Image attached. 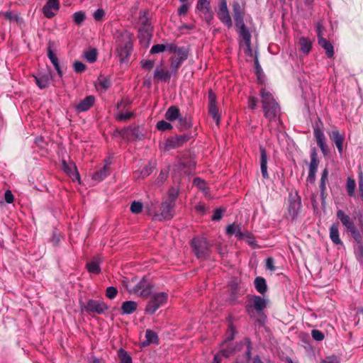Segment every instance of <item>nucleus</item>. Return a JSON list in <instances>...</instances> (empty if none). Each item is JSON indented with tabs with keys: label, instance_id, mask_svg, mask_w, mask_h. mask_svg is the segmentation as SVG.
Here are the masks:
<instances>
[{
	"label": "nucleus",
	"instance_id": "obj_31",
	"mask_svg": "<svg viewBox=\"0 0 363 363\" xmlns=\"http://www.w3.org/2000/svg\"><path fill=\"white\" fill-rule=\"evenodd\" d=\"M180 116L179 109L176 106H170L165 113L166 119L169 121L178 119Z\"/></svg>",
	"mask_w": 363,
	"mask_h": 363
},
{
	"label": "nucleus",
	"instance_id": "obj_26",
	"mask_svg": "<svg viewBox=\"0 0 363 363\" xmlns=\"http://www.w3.org/2000/svg\"><path fill=\"white\" fill-rule=\"evenodd\" d=\"M318 44L325 50V53L328 57H332L334 55V49L333 45L323 37H320Z\"/></svg>",
	"mask_w": 363,
	"mask_h": 363
},
{
	"label": "nucleus",
	"instance_id": "obj_16",
	"mask_svg": "<svg viewBox=\"0 0 363 363\" xmlns=\"http://www.w3.org/2000/svg\"><path fill=\"white\" fill-rule=\"evenodd\" d=\"M230 334L226 337L225 340L221 345V349L219 351L221 356L223 357H228L233 353V350L229 347L230 342L233 339L234 337V328L230 326Z\"/></svg>",
	"mask_w": 363,
	"mask_h": 363
},
{
	"label": "nucleus",
	"instance_id": "obj_35",
	"mask_svg": "<svg viewBox=\"0 0 363 363\" xmlns=\"http://www.w3.org/2000/svg\"><path fill=\"white\" fill-rule=\"evenodd\" d=\"M318 166V161L311 162L310 166H309V172H308V179L313 182L315 179V173L317 171V168Z\"/></svg>",
	"mask_w": 363,
	"mask_h": 363
},
{
	"label": "nucleus",
	"instance_id": "obj_1",
	"mask_svg": "<svg viewBox=\"0 0 363 363\" xmlns=\"http://www.w3.org/2000/svg\"><path fill=\"white\" fill-rule=\"evenodd\" d=\"M233 11L235 26L240 37L242 38L240 44L242 46H245L246 53H251V33L244 22L245 11L239 2L235 1L233 4Z\"/></svg>",
	"mask_w": 363,
	"mask_h": 363
},
{
	"label": "nucleus",
	"instance_id": "obj_37",
	"mask_svg": "<svg viewBox=\"0 0 363 363\" xmlns=\"http://www.w3.org/2000/svg\"><path fill=\"white\" fill-rule=\"evenodd\" d=\"M355 188H356V183H355L354 179H352L351 177H348L347 179L346 189H347V194L350 196H354Z\"/></svg>",
	"mask_w": 363,
	"mask_h": 363
},
{
	"label": "nucleus",
	"instance_id": "obj_8",
	"mask_svg": "<svg viewBox=\"0 0 363 363\" xmlns=\"http://www.w3.org/2000/svg\"><path fill=\"white\" fill-rule=\"evenodd\" d=\"M192 247L198 258L206 259L210 255V245L205 238H194Z\"/></svg>",
	"mask_w": 363,
	"mask_h": 363
},
{
	"label": "nucleus",
	"instance_id": "obj_19",
	"mask_svg": "<svg viewBox=\"0 0 363 363\" xmlns=\"http://www.w3.org/2000/svg\"><path fill=\"white\" fill-rule=\"evenodd\" d=\"M52 46H53V43H49L48 49H47L48 50V57L50 59V60L51 61V62L52 63L53 66L55 67L58 75L60 77H62V72L61 70V68H60V66L59 64L58 58L52 50Z\"/></svg>",
	"mask_w": 363,
	"mask_h": 363
},
{
	"label": "nucleus",
	"instance_id": "obj_32",
	"mask_svg": "<svg viewBox=\"0 0 363 363\" xmlns=\"http://www.w3.org/2000/svg\"><path fill=\"white\" fill-rule=\"evenodd\" d=\"M299 46L301 52L307 55L310 52L311 50L312 42L310 39L307 38L301 37L299 39Z\"/></svg>",
	"mask_w": 363,
	"mask_h": 363
},
{
	"label": "nucleus",
	"instance_id": "obj_39",
	"mask_svg": "<svg viewBox=\"0 0 363 363\" xmlns=\"http://www.w3.org/2000/svg\"><path fill=\"white\" fill-rule=\"evenodd\" d=\"M133 113L130 111H126L125 113L120 112L116 116V119L118 121H127L133 116Z\"/></svg>",
	"mask_w": 363,
	"mask_h": 363
},
{
	"label": "nucleus",
	"instance_id": "obj_60",
	"mask_svg": "<svg viewBox=\"0 0 363 363\" xmlns=\"http://www.w3.org/2000/svg\"><path fill=\"white\" fill-rule=\"evenodd\" d=\"M257 99L254 96H250L248 98V107L250 109H255L257 106Z\"/></svg>",
	"mask_w": 363,
	"mask_h": 363
},
{
	"label": "nucleus",
	"instance_id": "obj_59",
	"mask_svg": "<svg viewBox=\"0 0 363 363\" xmlns=\"http://www.w3.org/2000/svg\"><path fill=\"white\" fill-rule=\"evenodd\" d=\"M4 199L8 203H11L13 201V195L10 190H6L5 191Z\"/></svg>",
	"mask_w": 363,
	"mask_h": 363
},
{
	"label": "nucleus",
	"instance_id": "obj_29",
	"mask_svg": "<svg viewBox=\"0 0 363 363\" xmlns=\"http://www.w3.org/2000/svg\"><path fill=\"white\" fill-rule=\"evenodd\" d=\"M138 304L133 301H125L121 305V311L123 314H131L137 309Z\"/></svg>",
	"mask_w": 363,
	"mask_h": 363
},
{
	"label": "nucleus",
	"instance_id": "obj_33",
	"mask_svg": "<svg viewBox=\"0 0 363 363\" xmlns=\"http://www.w3.org/2000/svg\"><path fill=\"white\" fill-rule=\"evenodd\" d=\"M255 286L257 291L262 294H264L267 291V286L266 281L262 277H258L255 279Z\"/></svg>",
	"mask_w": 363,
	"mask_h": 363
},
{
	"label": "nucleus",
	"instance_id": "obj_24",
	"mask_svg": "<svg viewBox=\"0 0 363 363\" xmlns=\"http://www.w3.org/2000/svg\"><path fill=\"white\" fill-rule=\"evenodd\" d=\"M260 166L262 177L264 178H268L267 157L266 150L263 147H260Z\"/></svg>",
	"mask_w": 363,
	"mask_h": 363
},
{
	"label": "nucleus",
	"instance_id": "obj_15",
	"mask_svg": "<svg viewBox=\"0 0 363 363\" xmlns=\"http://www.w3.org/2000/svg\"><path fill=\"white\" fill-rule=\"evenodd\" d=\"M301 207V201L299 197L295 196L292 199H290L288 207V216L291 220L295 219L300 211Z\"/></svg>",
	"mask_w": 363,
	"mask_h": 363
},
{
	"label": "nucleus",
	"instance_id": "obj_41",
	"mask_svg": "<svg viewBox=\"0 0 363 363\" xmlns=\"http://www.w3.org/2000/svg\"><path fill=\"white\" fill-rule=\"evenodd\" d=\"M97 52L95 49L89 50L84 53V57L86 60L92 63L96 60Z\"/></svg>",
	"mask_w": 363,
	"mask_h": 363
},
{
	"label": "nucleus",
	"instance_id": "obj_57",
	"mask_svg": "<svg viewBox=\"0 0 363 363\" xmlns=\"http://www.w3.org/2000/svg\"><path fill=\"white\" fill-rule=\"evenodd\" d=\"M223 211L220 208L216 209L212 216V220L214 221L220 220L223 216Z\"/></svg>",
	"mask_w": 363,
	"mask_h": 363
},
{
	"label": "nucleus",
	"instance_id": "obj_14",
	"mask_svg": "<svg viewBox=\"0 0 363 363\" xmlns=\"http://www.w3.org/2000/svg\"><path fill=\"white\" fill-rule=\"evenodd\" d=\"M188 50L185 48H181L178 50L177 56L172 59L171 68L173 72H176L182 63L187 58Z\"/></svg>",
	"mask_w": 363,
	"mask_h": 363
},
{
	"label": "nucleus",
	"instance_id": "obj_64",
	"mask_svg": "<svg viewBox=\"0 0 363 363\" xmlns=\"http://www.w3.org/2000/svg\"><path fill=\"white\" fill-rule=\"evenodd\" d=\"M321 363H339V360L337 357L332 356L325 358Z\"/></svg>",
	"mask_w": 363,
	"mask_h": 363
},
{
	"label": "nucleus",
	"instance_id": "obj_9",
	"mask_svg": "<svg viewBox=\"0 0 363 363\" xmlns=\"http://www.w3.org/2000/svg\"><path fill=\"white\" fill-rule=\"evenodd\" d=\"M196 9L200 12L201 15L203 16L206 22L210 24L213 18V13L211 9L210 1L208 0H198Z\"/></svg>",
	"mask_w": 363,
	"mask_h": 363
},
{
	"label": "nucleus",
	"instance_id": "obj_58",
	"mask_svg": "<svg viewBox=\"0 0 363 363\" xmlns=\"http://www.w3.org/2000/svg\"><path fill=\"white\" fill-rule=\"evenodd\" d=\"M110 85L111 82L108 79H103L100 81L99 86L104 90H106L110 86Z\"/></svg>",
	"mask_w": 363,
	"mask_h": 363
},
{
	"label": "nucleus",
	"instance_id": "obj_51",
	"mask_svg": "<svg viewBox=\"0 0 363 363\" xmlns=\"http://www.w3.org/2000/svg\"><path fill=\"white\" fill-rule=\"evenodd\" d=\"M312 337L317 341H321L324 339V334L318 330H313L311 332Z\"/></svg>",
	"mask_w": 363,
	"mask_h": 363
},
{
	"label": "nucleus",
	"instance_id": "obj_49",
	"mask_svg": "<svg viewBox=\"0 0 363 363\" xmlns=\"http://www.w3.org/2000/svg\"><path fill=\"white\" fill-rule=\"evenodd\" d=\"M73 67H74V71L77 72V73H82L83 72L85 71L86 69V66L84 64H83L82 62H79V61H76L74 62V65H73Z\"/></svg>",
	"mask_w": 363,
	"mask_h": 363
},
{
	"label": "nucleus",
	"instance_id": "obj_22",
	"mask_svg": "<svg viewBox=\"0 0 363 363\" xmlns=\"http://www.w3.org/2000/svg\"><path fill=\"white\" fill-rule=\"evenodd\" d=\"M62 167L64 171L72 177V180L79 179V174L74 163L70 162L67 164L65 161H63Z\"/></svg>",
	"mask_w": 363,
	"mask_h": 363
},
{
	"label": "nucleus",
	"instance_id": "obj_55",
	"mask_svg": "<svg viewBox=\"0 0 363 363\" xmlns=\"http://www.w3.org/2000/svg\"><path fill=\"white\" fill-rule=\"evenodd\" d=\"M105 15V12L102 9H98L93 14L94 18L96 21H101Z\"/></svg>",
	"mask_w": 363,
	"mask_h": 363
},
{
	"label": "nucleus",
	"instance_id": "obj_47",
	"mask_svg": "<svg viewBox=\"0 0 363 363\" xmlns=\"http://www.w3.org/2000/svg\"><path fill=\"white\" fill-rule=\"evenodd\" d=\"M166 48H167V46H165V45H164V44L155 45L152 47V48L150 50V53L151 54H157L160 52H162L164 50H166Z\"/></svg>",
	"mask_w": 363,
	"mask_h": 363
},
{
	"label": "nucleus",
	"instance_id": "obj_7",
	"mask_svg": "<svg viewBox=\"0 0 363 363\" xmlns=\"http://www.w3.org/2000/svg\"><path fill=\"white\" fill-rule=\"evenodd\" d=\"M168 300V294L165 292H155L150 296L145 312L148 314H153L159 308L164 305Z\"/></svg>",
	"mask_w": 363,
	"mask_h": 363
},
{
	"label": "nucleus",
	"instance_id": "obj_42",
	"mask_svg": "<svg viewBox=\"0 0 363 363\" xmlns=\"http://www.w3.org/2000/svg\"><path fill=\"white\" fill-rule=\"evenodd\" d=\"M143 208V205L140 201H134L132 202L130 205V211L133 213L138 214L142 212Z\"/></svg>",
	"mask_w": 363,
	"mask_h": 363
},
{
	"label": "nucleus",
	"instance_id": "obj_27",
	"mask_svg": "<svg viewBox=\"0 0 363 363\" xmlns=\"http://www.w3.org/2000/svg\"><path fill=\"white\" fill-rule=\"evenodd\" d=\"M155 78L164 81V82H168L171 77L170 72L164 69V68L161 67H157L155 70L154 73Z\"/></svg>",
	"mask_w": 363,
	"mask_h": 363
},
{
	"label": "nucleus",
	"instance_id": "obj_17",
	"mask_svg": "<svg viewBox=\"0 0 363 363\" xmlns=\"http://www.w3.org/2000/svg\"><path fill=\"white\" fill-rule=\"evenodd\" d=\"M226 233L228 235H235L238 239L242 240L245 238L251 239L250 233H242L241 231L240 225L233 223L227 226Z\"/></svg>",
	"mask_w": 363,
	"mask_h": 363
},
{
	"label": "nucleus",
	"instance_id": "obj_10",
	"mask_svg": "<svg viewBox=\"0 0 363 363\" xmlns=\"http://www.w3.org/2000/svg\"><path fill=\"white\" fill-rule=\"evenodd\" d=\"M189 140V137L186 135H176L171 137L165 140L163 148L164 150L169 151L172 149L178 148L181 147Z\"/></svg>",
	"mask_w": 363,
	"mask_h": 363
},
{
	"label": "nucleus",
	"instance_id": "obj_61",
	"mask_svg": "<svg viewBox=\"0 0 363 363\" xmlns=\"http://www.w3.org/2000/svg\"><path fill=\"white\" fill-rule=\"evenodd\" d=\"M189 10V5L186 3H182L181 6L178 9L179 15H185Z\"/></svg>",
	"mask_w": 363,
	"mask_h": 363
},
{
	"label": "nucleus",
	"instance_id": "obj_48",
	"mask_svg": "<svg viewBox=\"0 0 363 363\" xmlns=\"http://www.w3.org/2000/svg\"><path fill=\"white\" fill-rule=\"evenodd\" d=\"M157 128L158 130L164 131L167 130H170L172 128V126L169 123L165 121H160L157 123Z\"/></svg>",
	"mask_w": 363,
	"mask_h": 363
},
{
	"label": "nucleus",
	"instance_id": "obj_45",
	"mask_svg": "<svg viewBox=\"0 0 363 363\" xmlns=\"http://www.w3.org/2000/svg\"><path fill=\"white\" fill-rule=\"evenodd\" d=\"M168 174H169V172L167 169L161 170V172L156 180L157 184L159 185L163 184L167 179Z\"/></svg>",
	"mask_w": 363,
	"mask_h": 363
},
{
	"label": "nucleus",
	"instance_id": "obj_30",
	"mask_svg": "<svg viewBox=\"0 0 363 363\" xmlns=\"http://www.w3.org/2000/svg\"><path fill=\"white\" fill-rule=\"evenodd\" d=\"M330 238L335 245H342L339 235L337 225L333 224L330 228Z\"/></svg>",
	"mask_w": 363,
	"mask_h": 363
},
{
	"label": "nucleus",
	"instance_id": "obj_50",
	"mask_svg": "<svg viewBox=\"0 0 363 363\" xmlns=\"http://www.w3.org/2000/svg\"><path fill=\"white\" fill-rule=\"evenodd\" d=\"M155 61L152 60H146L141 61V67L145 69L150 70L153 68Z\"/></svg>",
	"mask_w": 363,
	"mask_h": 363
},
{
	"label": "nucleus",
	"instance_id": "obj_62",
	"mask_svg": "<svg viewBox=\"0 0 363 363\" xmlns=\"http://www.w3.org/2000/svg\"><path fill=\"white\" fill-rule=\"evenodd\" d=\"M266 268L270 271H274L275 267L274 264V259L272 257H269L266 260Z\"/></svg>",
	"mask_w": 363,
	"mask_h": 363
},
{
	"label": "nucleus",
	"instance_id": "obj_5",
	"mask_svg": "<svg viewBox=\"0 0 363 363\" xmlns=\"http://www.w3.org/2000/svg\"><path fill=\"white\" fill-rule=\"evenodd\" d=\"M337 217L345 227L346 230L351 234L354 240L360 243L362 240V236L357 230L353 220L347 215L342 210H338Z\"/></svg>",
	"mask_w": 363,
	"mask_h": 363
},
{
	"label": "nucleus",
	"instance_id": "obj_46",
	"mask_svg": "<svg viewBox=\"0 0 363 363\" xmlns=\"http://www.w3.org/2000/svg\"><path fill=\"white\" fill-rule=\"evenodd\" d=\"M328 171L327 169H325L321 175L320 184V188L322 191H324L326 189L325 185H326L327 181H328Z\"/></svg>",
	"mask_w": 363,
	"mask_h": 363
},
{
	"label": "nucleus",
	"instance_id": "obj_23",
	"mask_svg": "<svg viewBox=\"0 0 363 363\" xmlns=\"http://www.w3.org/2000/svg\"><path fill=\"white\" fill-rule=\"evenodd\" d=\"M52 76L50 72L40 74L38 77H35V82L38 86L40 89H45L50 84Z\"/></svg>",
	"mask_w": 363,
	"mask_h": 363
},
{
	"label": "nucleus",
	"instance_id": "obj_2",
	"mask_svg": "<svg viewBox=\"0 0 363 363\" xmlns=\"http://www.w3.org/2000/svg\"><path fill=\"white\" fill-rule=\"evenodd\" d=\"M259 95L264 117L270 122H277L280 118L281 109L273 94L262 88Z\"/></svg>",
	"mask_w": 363,
	"mask_h": 363
},
{
	"label": "nucleus",
	"instance_id": "obj_43",
	"mask_svg": "<svg viewBox=\"0 0 363 363\" xmlns=\"http://www.w3.org/2000/svg\"><path fill=\"white\" fill-rule=\"evenodd\" d=\"M85 19V13L83 11L75 12L73 14V20L77 25H80Z\"/></svg>",
	"mask_w": 363,
	"mask_h": 363
},
{
	"label": "nucleus",
	"instance_id": "obj_44",
	"mask_svg": "<svg viewBox=\"0 0 363 363\" xmlns=\"http://www.w3.org/2000/svg\"><path fill=\"white\" fill-rule=\"evenodd\" d=\"M147 342L150 343H154L157 341V335L155 332L150 330H147L145 333Z\"/></svg>",
	"mask_w": 363,
	"mask_h": 363
},
{
	"label": "nucleus",
	"instance_id": "obj_20",
	"mask_svg": "<svg viewBox=\"0 0 363 363\" xmlns=\"http://www.w3.org/2000/svg\"><path fill=\"white\" fill-rule=\"evenodd\" d=\"M121 135L123 138L128 140H134L140 138V132L136 127H128L121 130Z\"/></svg>",
	"mask_w": 363,
	"mask_h": 363
},
{
	"label": "nucleus",
	"instance_id": "obj_56",
	"mask_svg": "<svg viewBox=\"0 0 363 363\" xmlns=\"http://www.w3.org/2000/svg\"><path fill=\"white\" fill-rule=\"evenodd\" d=\"M314 135L316 141L325 139L323 132L319 128H314Z\"/></svg>",
	"mask_w": 363,
	"mask_h": 363
},
{
	"label": "nucleus",
	"instance_id": "obj_18",
	"mask_svg": "<svg viewBox=\"0 0 363 363\" xmlns=\"http://www.w3.org/2000/svg\"><path fill=\"white\" fill-rule=\"evenodd\" d=\"M329 137L330 140L335 143L338 152L341 154L343 149L344 135L340 134L337 130H333L329 133Z\"/></svg>",
	"mask_w": 363,
	"mask_h": 363
},
{
	"label": "nucleus",
	"instance_id": "obj_52",
	"mask_svg": "<svg viewBox=\"0 0 363 363\" xmlns=\"http://www.w3.org/2000/svg\"><path fill=\"white\" fill-rule=\"evenodd\" d=\"M118 293L117 289L113 286H109L106 289V295L108 298L112 299L115 298Z\"/></svg>",
	"mask_w": 363,
	"mask_h": 363
},
{
	"label": "nucleus",
	"instance_id": "obj_13",
	"mask_svg": "<svg viewBox=\"0 0 363 363\" xmlns=\"http://www.w3.org/2000/svg\"><path fill=\"white\" fill-rule=\"evenodd\" d=\"M106 305L103 302L97 300H89L85 307V310L88 313H103L107 310Z\"/></svg>",
	"mask_w": 363,
	"mask_h": 363
},
{
	"label": "nucleus",
	"instance_id": "obj_28",
	"mask_svg": "<svg viewBox=\"0 0 363 363\" xmlns=\"http://www.w3.org/2000/svg\"><path fill=\"white\" fill-rule=\"evenodd\" d=\"M218 16L219 20L225 24L228 28L233 26V22L228 10L218 11Z\"/></svg>",
	"mask_w": 363,
	"mask_h": 363
},
{
	"label": "nucleus",
	"instance_id": "obj_25",
	"mask_svg": "<svg viewBox=\"0 0 363 363\" xmlns=\"http://www.w3.org/2000/svg\"><path fill=\"white\" fill-rule=\"evenodd\" d=\"M109 172V164H106L102 168L96 170L93 174L92 179L96 182H101L108 175Z\"/></svg>",
	"mask_w": 363,
	"mask_h": 363
},
{
	"label": "nucleus",
	"instance_id": "obj_3",
	"mask_svg": "<svg viewBox=\"0 0 363 363\" xmlns=\"http://www.w3.org/2000/svg\"><path fill=\"white\" fill-rule=\"evenodd\" d=\"M266 306L267 302L264 298L254 296L250 299L246 306V311L251 318L256 319L260 323H263L266 318L263 310Z\"/></svg>",
	"mask_w": 363,
	"mask_h": 363
},
{
	"label": "nucleus",
	"instance_id": "obj_21",
	"mask_svg": "<svg viewBox=\"0 0 363 363\" xmlns=\"http://www.w3.org/2000/svg\"><path fill=\"white\" fill-rule=\"evenodd\" d=\"M95 97L94 96H88L82 100L76 106V109L79 112L88 111L94 104Z\"/></svg>",
	"mask_w": 363,
	"mask_h": 363
},
{
	"label": "nucleus",
	"instance_id": "obj_40",
	"mask_svg": "<svg viewBox=\"0 0 363 363\" xmlns=\"http://www.w3.org/2000/svg\"><path fill=\"white\" fill-rule=\"evenodd\" d=\"M191 126L190 122L185 117L181 116L178 118V128L181 130H186Z\"/></svg>",
	"mask_w": 363,
	"mask_h": 363
},
{
	"label": "nucleus",
	"instance_id": "obj_53",
	"mask_svg": "<svg viewBox=\"0 0 363 363\" xmlns=\"http://www.w3.org/2000/svg\"><path fill=\"white\" fill-rule=\"evenodd\" d=\"M194 184L197 186L199 189L205 191H206V183L203 180L200 178H195L194 179Z\"/></svg>",
	"mask_w": 363,
	"mask_h": 363
},
{
	"label": "nucleus",
	"instance_id": "obj_11",
	"mask_svg": "<svg viewBox=\"0 0 363 363\" xmlns=\"http://www.w3.org/2000/svg\"><path fill=\"white\" fill-rule=\"evenodd\" d=\"M130 291L146 298L150 294L151 286L148 281L143 278L130 290Z\"/></svg>",
	"mask_w": 363,
	"mask_h": 363
},
{
	"label": "nucleus",
	"instance_id": "obj_34",
	"mask_svg": "<svg viewBox=\"0 0 363 363\" xmlns=\"http://www.w3.org/2000/svg\"><path fill=\"white\" fill-rule=\"evenodd\" d=\"M86 269L90 273L99 274L101 269L99 267V261L98 259L94 258L91 262L86 264Z\"/></svg>",
	"mask_w": 363,
	"mask_h": 363
},
{
	"label": "nucleus",
	"instance_id": "obj_54",
	"mask_svg": "<svg viewBox=\"0 0 363 363\" xmlns=\"http://www.w3.org/2000/svg\"><path fill=\"white\" fill-rule=\"evenodd\" d=\"M177 196H178L177 190H176L174 189H170L169 191V198H168V200H167V201L172 202V203H174V201H175L176 198L177 197Z\"/></svg>",
	"mask_w": 363,
	"mask_h": 363
},
{
	"label": "nucleus",
	"instance_id": "obj_6",
	"mask_svg": "<svg viewBox=\"0 0 363 363\" xmlns=\"http://www.w3.org/2000/svg\"><path fill=\"white\" fill-rule=\"evenodd\" d=\"M174 203L167 201L162 203L160 209L157 212L152 213L148 206H146L148 214L153 216V219L157 220H165L171 219L174 216Z\"/></svg>",
	"mask_w": 363,
	"mask_h": 363
},
{
	"label": "nucleus",
	"instance_id": "obj_4",
	"mask_svg": "<svg viewBox=\"0 0 363 363\" xmlns=\"http://www.w3.org/2000/svg\"><path fill=\"white\" fill-rule=\"evenodd\" d=\"M116 43V51L120 61L121 62H124L130 56L132 50L133 42L131 36L127 33H121L117 37Z\"/></svg>",
	"mask_w": 363,
	"mask_h": 363
},
{
	"label": "nucleus",
	"instance_id": "obj_12",
	"mask_svg": "<svg viewBox=\"0 0 363 363\" xmlns=\"http://www.w3.org/2000/svg\"><path fill=\"white\" fill-rule=\"evenodd\" d=\"M59 9L60 2L58 0H48L43 7V13L46 18H51L55 16Z\"/></svg>",
	"mask_w": 363,
	"mask_h": 363
},
{
	"label": "nucleus",
	"instance_id": "obj_36",
	"mask_svg": "<svg viewBox=\"0 0 363 363\" xmlns=\"http://www.w3.org/2000/svg\"><path fill=\"white\" fill-rule=\"evenodd\" d=\"M209 106V113L213 117V120L216 121V125H218L220 123V115L218 113V108L216 106V104H208Z\"/></svg>",
	"mask_w": 363,
	"mask_h": 363
},
{
	"label": "nucleus",
	"instance_id": "obj_38",
	"mask_svg": "<svg viewBox=\"0 0 363 363\" xmlns=\"http://www.w3.org/2000/svg\"><path fill=\"white\" fill-rule=\"evenodd\" d=\"M118 357L121 363H132V358L128 352L123 349L119 350Z\"/></svg>",
	"mask_w": 363,
	"mask_h": 363
},
{
	"label": "nucleus",
	"instance_id": "obj_63",
	"mask_svg": "<svg viewBox=\"0 0 363 363\" xmlns=\"http://www.w3.org/2000/svg\"><path fill=\"white\" fill-rule=\"evenodd\" d=\"M152 171V167L147 166L143 168V169L141 171L140 174L143 178H145L147 176H149Z\"/></svg>",
	"mask_w": 363,
	"mask_h": 363
}]
</instances>
